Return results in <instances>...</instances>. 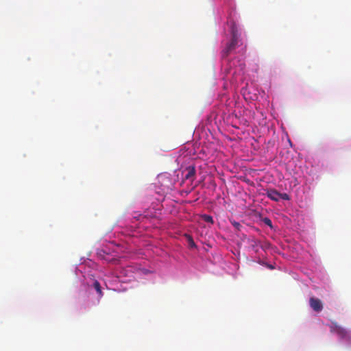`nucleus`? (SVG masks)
I'll list each match as a JSON object with an SVG mask.
<instances>
[{"mask_svg": "<svg viewBox=\"0 0 351 351\" xmlns=\"http://www.w3.org/2000/svg\"><path fill=\"white\" fill-rule=\"evenodd\" d=\"M231 34L232 38L230 42L227 44L226 48L222 51L223 58L227 57L239 45V35L235 25H232L231 27Z\"/></svg>", "mask_w": 351, "mask_h": 351, "instance_id": "obj_1", "label": "nucleus"}, {"mask_svg": "<svg viewBox=\"0 0 351 351\" xmlns=\"http://www.w3.org/2000/svg\"><path fill=\"white\" fill-rule=\"evenodd\" d=\"M330 330L332 333L337 334L341 339L351 341V334L344 328L339 326L337 322H332L330 325Z\"/></svg>", "mask_w": 351, "mask_h": 351, "instance_id": "obj_2", "label": "nucleus"}, {"mask_svg": "<svg viewBox=\"0 0 351 351\" xmlns=\"http://www.w3.org/2000/svg\"><path fill=\"white\" fill-rule=\"evenodd\" d=\"M310 306L316 312H320L323 309L322 301L316 298L312 297L309 300Z\"/></svg>", "mask_w": 351, "mask_h": 351, "instance_id": "obj_3", "label": "nucleus"}, {"mask_svg": "<svg viewBox=\"0 0 351 351\" xmlns=\"http://www.w3.org/2000/svg\"><path fill=\"white\" fill-rule=\"evenodd\" d=\"M186 174L184 180H189L193 182L195 179L196 169L194 166H189L185 169Z\"/></svg>", "mask_w": 351, "mask_h": 351, "instance_id": "obj_4", "label": "nucleus"}, {"mask_svg": "<svg viewBox=\"0 0 351 351\" xmlns=\"http://www.w3.org/2000/svg\"><path fill=\"white\" fill-rule=\"evenodd\" d=\"M267 197L271 200L278 202L280 200V193L274 189H268L267 191Z\"/></svg>", "mask_w": 351, "mask_h": 351, "instance_id": "obj_5", "label": "nucleus"}, {"mask_svg": "<svg viewBox=\"0 0 351 351\" xmlns=\"http://www.w3.org/2000/svg\"><path fill=\"white\" fill-rule=\"evenodd\" d=\"M201 217H202V220H204L205 222H207V223H209L211 224H213L214 223L213 217L210 215L205 214V215H202Z\"/></svg>", "mask_w": 351, "mask_h": 351, "instance_id": "obj_6", "label": "nucleus"}, {"mask_svg": "<svg viewBox=\"0 0 351 351\" xmlns=\"http://www.w3.org/2000/svg\"><path fill=\"white\" fill-rule=\"evenodd\" d=\"M93 287L95 289V290L97 291V292L99 293V295L100 296H101L102 295L101 288L99 282L97 280H95L93 282Z\"/></svg>", "mask_w": 351, "mask_h": 351, "instance_id": "obj_7", "label": "nucleus"}, {"mask_svg": "<svg viewBox=\"0 0 351 351\" xmlns=\"http://www.w3.org/2000/svg\"><path fill=\"white\" fill-rule=\"evenodd\" d=\"M280 199H285V200H289L290 198H289V195L287 194V193H280Z\"/></svg>", "mask_w": 351, "mask_h": 351, "instance_id": "obj_8", "label": "nucleus"}, {"mask_svg": "<svg viewBox=\"0 0 351 351\" xmlns=\"http://www.w3.org/2000/svg\"><path fill=\"white\" fill-rule=\"evenodd\" d=\"M231 223L237 230H240V228L241 227V225L240 224V223L233 221H231Z\"/></svg>", "mask_w": 351, "mask_h": 351, "instance_id": "obj_9", "label": "nucleus"}, {"mask_svg": "<svg viewBox=\"0 0 351 351\" xmlns=\"http://www.w3.org/2000/svg\"><path fill=\"white\" fill-rule=\"evenodd\" d=\"M263 222H264L266 225H267V226H269V227L272 228V223H271V221L269 218H267V217L264 218V219H263Z\"/></svg>", "mask_w": 351, "mask_h": 351, "instance_id": "obj_10", "label": "nucleus"}, {"mask_svg": "<svg viewBox=\"0 0 351 351\" xmlns=\"http://www.w3.org/2000/svg\"><path fill=\"white\" fill-rule=\"evenodd\" d=\"M189 243L190 247H195V242L193 241L192 237L190 236H189Z\"/></svg>", "mask_w": 351, "mask_h": 351, "instance_id": "obj_11", "label": "nucleus"}, {"mask_svg": "<svg viewBox=\"0 0 351 351\" xmlns=\"http://www.w3.org/2000/svg\"><path fill=\"white\" fill-rule=\"evenodd\" d=\"M141 215L139 214L138 215L134 216V217L136 218L137 220H138L139 218L141 217Z\"/></svg>", "mask_w": 351, "mask_h": 351, "instance_id": "obj_12", "label": "nucleus"}]
</instances>
